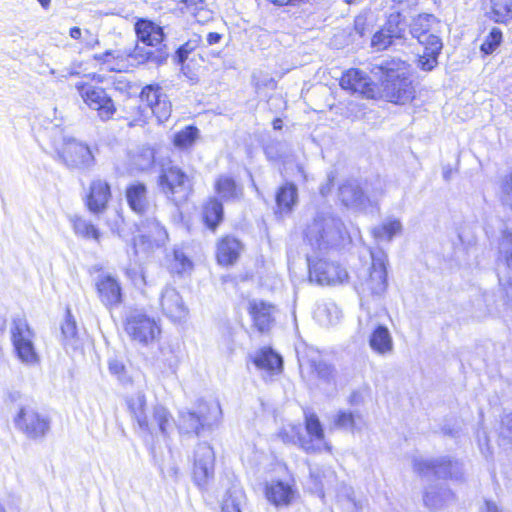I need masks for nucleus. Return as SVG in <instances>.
<instances>
[{
	"label": "nucleus",
	"mask_w": 512,
	"mask_h": 512,
	"mask_svg": "<svg viewBox=\"0 0 512 512\" xmlns=\"http://www.w3.org/2000/svg\"><path fill=\"white\" fill-rule=\"evenodd\" d=\"M384 76V96L395 104H405L413 99L414 88L410 80L409 65L400 59H384L375 65Z\"/></svg>",
	"instance_id": "obj_1"
},
{
	"label": "nucleus",
	"mask_w": 512,
	"mask_h": 512,
	"mask_svg": "<svg viewBox=\"0 0 512 512\" xmlns=\"http://www.w3.org/2000/svg\"><path fill=\"white\" fill-rule=\"evenodd\" d=\"M345 233L341 219L335 217L330 210H325L317 212L307 225L304 235L311 247L321 250L337 245Z\"/></svg>",
	"instance_id": "obj_2"
},
{
	"label": "nucleus",
	"mask_w": 512,
	"mask_h": 512,
	"mask_svg": "<svg viewBox=\"0 0 512 512\" xmlns=\"http://www.w3.org/2000/svg\"><path fill=\"white\" fill-rule=\"evenodd\" d=\"M435 20L433 15H419L413 20L411 34L424 47L423 53L418 56L417 67L425 72L432 71L438 65V57L443 48L439 36L430 33V24Z\"/></svg>",
	"instance_id": "obj_3"
},
{
	"label": "nucleus",
	"mask_w": 512,
	"mask_h": 512,
	"mask_svg": "<svg viewBox=\"0 0 512 512\" xmlns=\"http://www.w3.org/2000/svg\"><path fill=\"white\" fill-rule=\"evenodd\" d=\"M9 333L16 359L29 368L40 365L41 356L35 345L36 333L30 327L27 319L22 316L14 317Z\"/></svg>",
	"instance_id": "obj_4"
},
{
	"label": "nucleus",
	"mask_w": 512,
	"mask_h": 512,
	"mask_svg": "<svg viewBox=\"0 0 512 512\" xmlns=\"http://www.w3.org/2000/svg\"><path fill=\"white\" fill-rule=\"evenodd\" d=\"M198 413L180 411L178 429L183 433L199 435L201 430L217 424L222 416L220 404L216 400L201 402Z\"/></svg>",
	"instance_id": "obj_5"
},
{
	"label": "nucleus",
	"mask_w": 512,
	"mask_h": 512,
	"mask_svg": "<svg viewBox=\"0 0 512 512\" xmlns=\"http://www.w3.org/2000/svg\"><path fill=\"white\" fill-rule=\"evenodd\" d=\"M124 330L129 338L140 345L148 346L159 338V323L143 310H130L124 319Z\"/></svg>",
	"instance_id": "obj_6"
},
{
	"label": "nucleus",
	"mask_w": 512,
	"mask_h": 512,
	"mask_svg": "<svg viewBox=\"0 0 512 512\" xmlns=\"http://www.w3.org/2000/svg\"><path fill=\"white\" fill-rule=\"evenodd\" d=\"M14 425L27 438H44L50 430L49 418L40 413L32 404L22 405L14 417Z\"/></svg>",
	"instance_id": "obj_7"
},
{
	"label": "nucleus",
	"mask_w": 512,
	"mask_h": 512,
	"mask_svg": "<svg viewBox=\"0 0 512 512\" xmlns=\"http://www.w3.org/2000/svg\"><path fill=\"white\" fill-rule=\"evenodd\" d=\"M158 183L161 191L175 204L185 202L192 191L189 177L177 166L162 168Z\"/></svg>",
	"instance_id": "obj_8"
},
{
	"label": "nucleus",
	"mask_w": 512,
	"mask_h": 512,
	"mask_svg": "<svg viewBox=\"0 0 512 512\" xmlns=\"http://www.w3.org/2000/svg\"><path fill=\"white\" fill-rule=\"evenodd\" d=\"M413 468L415 472L422 476L435 475L438 478H450L455 481H461L464 475L462 464L446 457L436 459L415 458Z\"/></svg>",
	"instance_id": "obj_9"
},
{
	"label": "nucleus",
	"mask_w": 512,
	"mask_h": 512,
	"mask_svg": "<svg viewBox=\"0 0 512 512\" xmlns=\"http://www.w3.org/2000/svg\"><path fill=\"white\" fill-rule=\"evenodd\" d=\"M75 88L89 108L98 112L101 120L113 117L116 112L114 102L103 88L82 81L76 83Z\"/></svg>",
	"instance_id": "obj_10"
},
{
	"label": "nucleus",
	"mask_w": 512,
	"mask_h": 512,
	"mask_svg": "<svg viewBox=\"0 0 512 512\" xmlns=\"http://www.w3.org/2000/svg\"><path fill=\"white\" fill-rule=\"evenodd\" d=\"M372 264L367 276L360 282L359 289L364 294L381 296L387 289V256L382 250L371 252Z\"/></svg>",
	"instance_id": "obj_11"
},
{
	"label": "nucleus",
	"mask_w": 512,
	"mask_h": 512,
	"mask_svg": "<svg viewBox=\"0 0 512 512\" xmlns=\"http://www.w3.org/2000/svg\"><path fill=\"white\" fill-rule=\"evenodd\" d=\"M307 260L310 282L318 285H337L348 280V272L336 262L326 259Z\"/></svg>",
	"instance_id": "obj_12"
},
{
	"label": "nucleus",
	"mask_w": 512,
	"mask_h": 512,
	"mask_svg": "<svg viewBox=\"0 0 512 512\" xmlns=\"http://www.w3.org/2000/svg\"><path fill=\"white\" fill-rule=\"evenodd\" d=\"M300 374L304 379L312 381L314 378L334 384V369L320 360V356L313 350L305 353L298 352Z\"/></svg>",
	"instance_id": "obj_13"
},
{
	"label": "nucleus",
	"mask_w": 512,
	"mask_h": 512,
	"mask_svg": "<svg viewBox=\"0 0 512 512\" xmlns=\"http://www.w3.org/2000/svg\"><path fill=\"white\" fill-rule=\"evenodd\" d=\"M497 275L507 299L512 301V232H504L499 243Z\"/></svg>",
	"instance_id": "obj_14"
},
{
	"label": "nucleus",
	"mask_w": 512,
	"mask_h": 512,
	"mask_svg": "<svg viewBox=\"0 0 512 512\" xmlns=\"http://www.w3.org/2000/svg\"><path fill=\"white\" fill-rule=\"evenodd\" d=\"M215 455L213 448L206 442L199 443L194 451L193 477L200 487L206 485L214 474Z\"/></svg>",
	"instance_id": "obj_15"
},
{
	"label": "nucleus",
	"mask_w": 512,
	"mask_h": 512,
	"mask_svg": "<svg viewBox=\"0 0 512 512\" xmlns=\"http://www.w3.org/2000/svg\"><path fill=\"white\" fill-rule=\"evenodd\" d=\"M59 156L69 167L89 168L94 164V154L90 147L75 139L64 144Z\"/></svg>",
	"instance_id": "obj_16"
},
{
	"label": "nucleus",
	"mask_w": 512,
	"mask_h": 512,
	"mask_svg": "<svg viewBox=\"0 0 512 512\" xmlns=\"http://www.w3.org/2000/svg\"><path fill=\"white\" fill-rule=\"evenodd\" d=\"M174 419L169 410L161 404L153 407L151 415L147 416L148 428H139L140 431L152 438L161 435L167 438L174 428Z\"/></svg>",
	"instance_id": "obj_17"
},
{
	"label": "nucleus",
	"mask_w": 512,
	"mask_h": 512,
	"mask_svg": "<svg viewBox=\"0 0 512 512\" xmlns=\"http://www.w3.org/2000/svg\"><path fill=\"white\" fill-rule=\"evenodd\" d=\"M95 286L100 302L107 309L112 310L121 304L122 288L115 277L111 275H99Z\"/></svg>",
	"instance_id": "obj_18"
},
{
	"label": "nucleus",
	"mask_w": 512,
	"mask_h": 512,
	"mask_svg": "<svg viewBox=\"0 0 512 512\" xmlns=\"http://www.w3.org/2000/svg\"><path fill=\"white\" fill-rule=\"evenodd\" d=\"M340 86L351 93H358L366 98L375 96V85L367 73L359 69H349L343 73Z\"/></svg>",
	"instance_id": "obj_19"
},
{
	"label": "nucleus",
	"mask_w": 512,
	"mask_h": 512,
	"mask_svg": "<svg viewBox=\"0 0 512 512\" xmlns=\"http://www.w3.org/2000/svg\"><path fill=\"white\" fill-rule=\"evenodd\" d=\"M159 301L163 314L172 321H182L186 318L188 309L185 306L181 295L175 288L166 286L161 291Z\"/></svg>",
	"instance_id": "obj_20"
},
{
	"label": "nucleus",
	"mask_w": 512,
	"mask_h": 512,
	"mask_svg": "<svg viewBox=\"0 0 512 512\" xmlns=\"http://www.w3.org/2000/svg\"><path fill=\"white\" fill-rule=\"evenodd\" d=\"M264 493L269 503L275 507H285L293 502L297 490L289 482L276 479L265 483Z\"/></svg>",
	"instance_id": "obj_21"
},
{
	"label": "nucleus",
	"mask_w": 512,
	"mask_h": 512,
	"mask_svg": "<svg viewBox=\"0 0 512 512\" xmlns=\"http://www.w3.org/2000/svg\"><path fill=\"white\" fill-rule=\"evenodd\" d=\"M338 196L342 204L359 211L371 206V200L365 195L356 180H348L339 187Z\"/></svg>",
	"instance_id": "obj_22"
},
{
	"label": "nucleus",
	"mask_w": 512,
	"mask_h": 512,
	"mask_svg": "<svg viewBox=\"0 0 512 512\" xmlns=\"http://www.w3.org/2000/svg\"><path fill=\"white\" fill-rule=\"evenodd\" d=\"M111 198L110 185L102 179H95L90 184L87 196L88 209L93 213L103 212Z\"/></svg>",
	"instance_id": "obj_23"
},
{
	"label": "nucleus",
	"mask_w": 512,
	"mask_h": 512,
	"mask_svg": "<svg viewBox=\"0 0 512 512\" xmlns=\"http://www.w3.org/2000/svg\"><path fill=\"white\" fill-rule=\"evenodd\" d=\"M249 313L252 317L254 326L260 332L268 331L274 323L275 307L262 300H252L249 302Z\"/></svg>",
	"instance_id": "obj_24"
},
{
	"label": "nucleus",
	"mask_w": 512,
	"mask_h": 512,
	"mask_svg": "<svg viewBox=\"0 0 512 512\" xmlns=\"http://www.w3.org/2000/svg\"><path fill=\"white\" fill-rule=\"evenodd\" d=\"M138 40L146 46L156 47L164 39L163 28L148 19H138L135 23Z\"/></svg>",
	"instance_id": "obj_25"
},
{
	"label": "nucleus",
	"mask_w": 512,
	"mask_h": 512,
	"mask_svg": "<svg viewBox=\"0 0 512 512\" xmlns=\"http://www.w3.org/2000/svg\"><path fill=\"white\" fill-rule=\"evenodd\" d=\"M253 364L261 370L278 374L283 369V358L270 347H263L250 356Z\"/></svg>",
	"instance_id": "obj_26"
},
{
	"label": "nucleus",
	"mask_w": 512,
	"mask_h": 512,
	"mask_svg": "<svg viewBox=\"0 0 512 512\" xmlns=\"http://www.w3.org/2000/svg\"><path fill=\"white\" fill-rule=\"evenodd\" d=\"M127 56L137 64L152 63L160 66L167 61L169 53L165 47L154 48L146 45H136Z\"/></svg>",
	"instance_id": "obj_27"
},
{
	"label": "nucleus",
	"mask_w": 512,
	"mask_h": 512,
	"mask_svg": "<svg viewBox=\"0 0 512 512\" xmlns=\"http://www.w3.org/2000/svg\"><path fill=\"white\" fill-rule=\"evenodd\" d=\"M305 429L308 435L307 440H312L314 445H320L321 451L332 452V446L326 441L324 429L318 416L310 411L304 412Z\"/></svg>",
	"instance_id": "obj_28"
},
{
	"label": "nucleus",
	"mask_w": 512,
	"mask_h": 512,
	"mask_svg": "<svg viewBox=\"0 0 512 512\" xmlns=\"http://www.w3.org/2000/svg\"><path fill=\"white\" fill-rule=\"evenodd\" d=\"M126 199L132 211L139 215L147 213L150 208V202L147 197V188L143 183H135L127 187Z\"/></svg>",
	"instance_id": "obj_29"
},
{
	"label": "nucleus",
	"mask_w": 512,
	"mask_h": 512,
	"mask_svg": "<svg viewBox=\"0 0 512 512\" xmlns=\"http://www.w3.org/2000/svg\"><path fill=\"white\" fill-rule=\"evenodd\" d=\"M242 251L241 242L230 236L222 238L217 245V260L221 265H231L239 257Z\"/></svg>",
	"instance_id": "obj_30"
},
{
	"label": "nucleus",
	"mask_w": 512,
	"mask_h": 512,
	"mask_svg": "<svg viewBox=\"0 0 512 512\" xmlns=\"http://www.w3.org/2000/svg\"><path fill=\"white\" fill-rule=\"evenodd\" d=\"M278 436L284 443L298 444L307 453L321 452L320 445H314L312 440H307V437L301 434L300 426L289 425L284 427Z\"/></svg>",
	"instance_id": "obj_31"
},
{
	"label": "nucleus",
	"mask_w": 512,
	"mask_h": 512,
	"mask_svg": "<svg viewBox=\"0 0 512 512\" xmlns=\"http://www.w3.org/2000/svg\"><path fill=\"white\" fill-rule=\"evenodd\" d=\"M369 346L378 355H387L393 351V339L389 329L383 325H377L369 336Z\"/></svg>",
	"instance_id": "obj_32"
},
{
	"label": "nucleus",
	"mask_w": 512,
	"mask_h": 512,
	"mask_svg": "<svg viewBox=\"0 0 512 512\" xmlns=\"http://www.w3.org/2000/svg\"><path fill=\"white\" fill-rule=\"evenodd\" d=\"M297 187L292 183L281 186L276 193V214L287 215L297 203Z\"/></svg>",
	"instance_id": "obj_33"
},
{
	"label": "nucleus",
	"mask_w": 512,
	"mask_h": 512,
	"mask_svg": "<svg viewBox=\"0 0 512 512\" xmlns=\"http://www.w3.org/2000/svg\"><path fill=\"white\" fill-rule=\"evenodd\" d=\"M333 424L338 429L347 430L352 433L361 431L366 425L361 413L346 410L337 411L333 417Z\"/></svg>",
	"instance_id": "obj_34"
},
{
	"label": "nucleus",
	"mask_w": 512,
	"mask_h": 512,
	"mask_svg": "<svg viewBox=\"0 0 512 512\" xmlns=\"http://www.w3.org/2000/svg\"><path fill=\"white\" fill-rule=\"evenodd\" d=\"M214 190L224 201H235L241 198L243 192L233 177L229 175H219L214 183Z\"/></svg>",
	"instance_id": "obj_35"
},
{
	"label": "nucleus",
	"mask_w": 512,
	"mask_h": 512,
	"mask_svg": "<svg viewBox=\"0 0 512 512\" xmlns=\"http://www.w3.org/2000/svg\"><path fill=\"white\" fill-rule=\"evenodd\" d=\"M402 223L394 217L386 218L380 225L375 226L371 232L373 237L379 242H390L402 232Z\"/></svg>",
	"instance_id": "obj_36"
},
{
	"label": "nucleus",
	"mask_w": 512,
	"mask_h": 512,
	"mask_svg": "<svg viewBox=\"0 0 512 512\" xmlns=\"http://www.w3.org/2000/svg\"><path fill=\"white\" fill-rule=\"evenodd\" d=\"M454 499L451 490L444 487L430 486L424 493V504L430 509H439Z\"/></svg>",
	"instance_id": "obj_37"
},
{
	"label": "nucleus",
	"mask_w": 512,
	"mask_h": 512,
	"mask_svg": "<svg viewBox=\"0 0 512 512\" xmlns=\"http://www.w3.org/2000/svg\"><path fill=\"white\" fill-rule=\"evenodd\" d=\"M202 216L205 225L214 231L224 217L222 203L216 198H210L203 206Z\"/></svg>",
	"instance_id": "obj_38"
},
{
	"label": "nucleus",
	"mask_w": 512,
	"mask_h": 512,
	"mask_svg": "<svg viewBox=\"0 0 512 512\" xmlns=\"http://www.w3.org/2000/svg\"><path fill=\"white\" fill-rule=\"evenodd\" d=\"M130 413L137 422L139 428H148L146 413V396L142 392L132 395L127 400Z\"/></svg>",
	"instance_id": "obj_39"
},
{
	"label": "nucleus",
	"mask_w": 512,
	"mask_h": 512,
	"mask_svg": "<svg viewBox=\"0 0 512 512\" xmlns=\"http://www.w3.org/2000/svg\"><path fill=\"white\" fill-rule=\"evenodd\" d=\"M140 237L148 242H163L167 238L165 228L155 218L146 219L139 228Z\"/></svg>",
	"instance_id": "obj_40"
},
{
	"label": "nucleus",
	"mask_w": 512,
	"mask_h": 512,
	"mask_svg": "<svg viewBox=\"0 0 512 512\" xmlns=\"http://www.w3.org/2000/svg\"><path fill=\"white\" fill-rule=\"evenodd\" d=\"M490 2L492 20L502 24L512 21V0H490Z\"/></svg>",
	"instance_id": "obj_41"
},
{
	"label": "nucleus",
	"mask_w": 512,
	"mask_h": 512,
	"mask_svg": "<svg viewBox=\"0 0 512 512\" xmlns=\"http://www.w3.org/2000/svg\"><path fill=\"white\" fill-rule=\"evenodd\" d=\"M71 222L77 236L99 242L101 236L100 231L90 221L75 216L71 218Z\"/></svg>",
	"instance_id": "obj_42"
},
{
	"label": "nucleus",
	"mask_w": 512,
	"mask_h": 512,
	"mask_svg": "<svg viewBox=\"0 0 512 512\" xmlns=\"http://www.w3.org/2000/svg\"><path fill=\"white\" fill-rule=\"evenodd\" d=\"M61 333L65 347L75 349L78 346L77 325L69 309L67 310L65 321L61 325Z\"/></svg>",
	"instance_id": "obj_43"
},
{
	"label": "nucleus",
	"mask_w": 512,
	"mask_h": 512,
	"mask_svg": "<svg viewBox=\"0 0 512 512\" xmlns=\"http://www.w3.org/2000/svg\"><path fill=\"white\" fill-rule=\"evenodd\" d=\"M199 136V130L195 126H186L176 132L173 137V144L179 149H188L193 146Z\"/></svg>",
	"instance_id": "obj_44"
},
{
	"label": "nucleus",
	"mask_w": 512,
	"mask_h": 512,
	"mask_svg": "<svg viewBox=\"0 0 512 512\" xmlns=\"http://www.w3.org/2000/svg\"><path fill=\"white\" fill-rule=\"evenodd\" d=\"M134 166L141 171H145L152 167L155 161V153L151 147H141L133 155Z\"/></svg>",
	"instance_id": "obj_45"
},
{
	"label": "nucleus",
	"mask_w": 512,
	"mask_h": 512,
	"mask_svg": "<svg viewBox=\"0 0 512 512\" xmlns=\"http://www.w3.org/2000/svg\"><path fill=\"white\" fill-rule=\"evenodd\" d=\"M244 495L240 490H230L223 499L221 512H241Z\"/></svg>",
	"instance_id": "obj_46"
},
{
	"label": "nucleus",
	"mask_w": 512,
	"mask_h": 512,
	"mask_svg": "<svg viewBox=\"0 0 512 512\" xmlns=\"http://www.w3.org/2000/svg\"><path fill=\"white\" fill-rule=\"evenodd\" d=\"M165 96L166 94L163 93L162 88L158 84L147 85L142 89L140 93L141 100L145 102L150 107V109Z\"/></svg>",
	"instance_id": "obj_47"
},
{
	"label": "nucleus",
	"mask_w": 512,
	"mask_h": 512,
	"mask_svg": "<svg viewBox=\"0 0 512 512\" xmlns=\"http://www.w3.org/2000/svg\"><path fill=\"white\" fill-rule=\"evenodd\" d=\"M192 261L180 249L173 252V260L171 262V270L177 274H183L192 270Z\"/></svg>",
	"instance_id": "obj_48"
},
{
	"label": "nucleus",
	"mask_w": 512,
	"mask_h": 512,
	"mask_svg": "<svg viewBox=\"0 0 512 512\" xmlns=\"http://www.w3.org/2000/svg\"><path fill=\"white\" fill-rule=\"evenodd\" d=\"M502 42V31L493 27L481 45V51L485 54L493 53Z\"/></svg>",
	"instance_id": "obj_49"
},
{
	"label": "nucleus",
	"mask_w": 512,
	"mask_h": 512,
	"mask_svg": "<svg viewBox=\"0 0 512 512\" xmlns=\"http://www.w3.org/2000/svg\"><path fill=\"white\" fill-rule=\"evenodd\" d=\"M159 123L167 121L171 115L172 105L167 95L151 108Z\"/></svg>",
	"instance_id": "obj_50"
},
{
	"label": "nucleus",
	"mask_w": 512,
	"mask_h": 512,
	"mask_svg": "<svg viewBox=\"0 0 512 512\" xmlns=\"http://www.w3.org/2000/svg\"><path fill=\"white\" fill-rule=\"evenodd\" d=\"M399 15H390L386 25L383 27L384 30H388L391 35L393 43L396 40H400L404 37L405 29L400 25Z\"/></svg>",
	"instance_id": "obj_51"
},
{
	"label": "nucleus",
	"mask_w": 512,
	"mask_h": 512,
	"mask_svg": "<svg viewBox=\"0 0 512 512\" xmlns=\"http://www.w3.org/2000/svg\"><path fill=\"white\" fill-rule=\"evenodd\" d=\"M388 32V30H384L383 28L376 32L371 40L372 46L377 50H384L393 45L394 43L391 39V35Z\"/></svg>",
	"instance_id": "obj_52"
},
{
	"label": "nucleus",
	"mask_w": 512,
	"mask_h": 512,
	"mask_svg": "<svg viewBox=\"0 0 512 512\" xmlns=\"http://www.w3.org/2000/svg\"><path fill=\"white\" fill-rule=\"evenodd\" d=\"M108 369H109V372L113 375V376H116L117 379L119 381H121L122 383H126L129 381L127 375H126V368H125V365L123 364L122 361L116 359V358H111L109 359L108 361Z\"/></svg>",
	"instance_id": "obj_53"
},
{
	"label": "nucleus",
	"mask_w": 512,
	"mask_h": 512,
	"mask_svg": "<svg viewBox=\"0 0 512 512\" xmlns=\"http://www.w3.org/2000/svg\"><path fill=\"white\" fill-rule=\"evenodd\" d=\"M500 435L512 442V412L506 413L503 416Z\"/></svg>",
	"instance_id": "obj_54"
},
{
	"label": "nucleus",
	"mask_w": 512,
	"mask_h": 512,
	"mask_svg": "<svg viewBox=\"0 0 512 512\" xmlns=\"http://www.w3.org/2000/svg\"><path fill=\"white\" fill-rule=\"evenodd\" d=\"M503 202L512 209V173L506 178L502 186Z\"/></svg>",
	"instance_id": "obj_55"
},
{
	"label": "nucleus",
	"mask_w": 512,
	"mask_h": 512,
	"mask_svg": "<svg viewBox=\"0 0 512 512\" xmlns=\"http://www.w3.org/2000/svg\"><path fill=\"white\" fill-rule=\"evenodd\" d=\"M123 54L119 50H108L103 54L96 55L95 59L102 61L103 63L108 64L110 59H119L122 58Z\"/></svg>",
	"instance_id": "obj_56"
},
{
	"label": "nucleus",
	"mask_w": 512,
	"mask_h": 512,
	"mask_svg": "<svg viewBox=\"0 0 512 512\" xmlns=\"http://www.w3.org/2000/svg\"><path fill=\"white\" fill-rule=\"evenodd\" d=\"M191 49L192 48H189L188 43L179 47L178 50L176 51V54L174 57L175 62L178 64H183L185 62V60L187 59L188 54L190 53Z\"/></svg>",
	"instance_id": "obj_57"
},
{
	"label": "nucleus",
	"mask_w": 512,
	"mask_h": 512,
	"mask_svg": "<svg viewBox=\"0 0 512 512\" xmlns=\"http://www.w3.org/2000/svg\"><path fill=\"white\" fill-rule=\"evenodd\" d=\"M335 178H336L335 172L334 171H330L328 173V175H327V184L322 185L321 188H320V193L323 196H326L327 194L330 193L331 187L333 186Z\"/></svg>",
	"instance_id": "obj_58"
},
{
	"label": "nucleus",
	"mask_w": 512,
	"mask_h": 512,
	"mask_svg": "<svg viewBox=\"0 0 512 512\" xmlns=\"http://www.w3.org/2000/svg\"><path fill=\"white\" fill-rule=\"evenodd\" d=\"M354 29L360 36H364L366 32V19L362 16L356 17L354 21Z\"/></svg>",
	"instance_id": "obj_59"
},
{
	"label": "nucleus",
	"mask_w": 512,
	"mask_h": 512,
	"mask_svg": "<svg viewBox=\"0 0 512 512\" xmlns=\"http://www.w3.org/2000/svg\"><path fill=\"white\" fill-rule=\"evenodd\" d=\"M309 471H310L311 479L314 480L315 489L322 493V488H323L322 478L320 477L319 473L314 468L310 467Z\"/></svg>",
	"instance_id": "obj_60"
},
{
	"label": "nucleus",
	"mask_w": 512,
	"mask_h": 512,
	"mask_svg": "<svg viewBox=\"0 0 512 512\" xmlns=\"http://www.w3.org/2000/svg\"><path fill=\"white\" fill-rule=\"evenodd\" d=\"M479 512H501V510L494 502L487 500L480 507Z\"/></svg>",
	"instance_id": "obj_61"
},
{
	"label": "nucleus",
	"mask_w": 512,
	"mask_h": 512,
	"mask_svg": "<svg viewBox=\"0 0 512 512\" xmlns=\"http://www.w3.org/2000/svg\"><path fill=\"white\" fill-rule=\"evenodd\" d=\"M84 41L86 46L89 48H93L96 44H98L97 37L88 30L85 31Z\"/></svg>",
	"instance_id": "obj_62"
},
{
	"label": "nucleus",
	"mask_w": 512,
	"mask_h": 512,
	"mask_svg": "<svg viewBox=\"0 0 512 512\" xmlns=\"http://www.w3.org/2000/svg\"><path fill=\"white\" fill-rule=\"evenodd\" d=\"M222 35L217 32H210L206 37L208 45H214L220 42Z\"/></svg>",
	"instance_id": "obj_63"
},
{
	"label": "nucleus",
	"mask_w": 512,
	"mask_h": 512,
	"mask_svg": "<svg viewBox=\"0 0 512 512\" xmlns=\"http://www.w3.org/2000/svg\"><path fill=\"white\" fill-rule=\"evenodd\" d=\"M69 35L73 39H80L82 36V31L79 27H72L69 31Z\"/></svg>",
	"instance_id": "obj_64"
}]
</instances>
